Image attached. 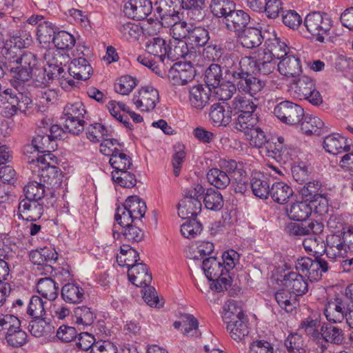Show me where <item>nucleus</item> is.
I'll return each mask as SVG.
<instances>
[{"instance_id":"1","label":"nucleus","mask_w":353,"mask_h":353,"mask_svg":"<svg viewBox=\"0 0 353 353\" xmlns=\"http://www.w3.org/2000/svg\"><path fill=\"white\" fill-rule=\"evenodd\" d=\"M37 64V56L31 52H25L21 61L7 66L11 77V84L14 90H19L18 87L21 83L32 79L34 69Z\"/></svg>"},{"instance_id":"2","label":"nucleus","mask_w":353,"mask_h":353,"mask_svg":"<svg viewBox=\"0 0 353 353\" xmlns=\"http://www.w3.org/2000/svg\"><path fill=\"white\" fill-rule=\"evenodd\" d=\"M303 24L307 31L316 41L323 43L333 26L331 17L324 12L314 11L305 17Z\"/></svg>"},{"instance_id":"3","label":"nucleus","mask_w":353,"mask_h":353,"mask_svg":"<svg viewBox=\"0 0 353 353\" xmlns=\"http://www.w3.org/2000/svg\"><path fill=\"white\" fill-rule=\"evenodd\" d=\"M203 193L204 188L199 183L187 189L178 205L179 216L183 219L196 217L201 210V197Z\"/></svg>"},{"instance_id":"4","label":"nucleus","mask_w":353,"mask_h":353,"mask_svg":"<svg viewBox=\"0 0 353 353\" xmlns=\"http://www.w3.org/2000/svg\"><path fill=\"white\" fill-rule=\"evenodd\" d=\"M202 268L208 279L214 282V288L216 291H223L230 286L231 277L226 274L222 262L217 258L204 259Z\"/></svg>"},{"instance_id":"5","label":"nucleus","mask_w":353,"mask_h":353,"mask_svg":"<svg viewBox=\"0 0 353 353\" xmlns=\"http://www.w3.org/2000/svg\"><path fill=\"white\" fill-rule=\"evenodd\" d=\"M32 99L19 90L8 88L0 94V105H3L6 117H12L18 111H25Z\"/></svg>"},{"instance_id":"6","label":"nucleus","mask_w":353,"mask_h":353,"mask_svg":"<svg viewBox=\"0 0 353 353\" xmlns=\"http://www.w3.org/2000/svg\"><path fill=\"white\" fill-rule=\"evenodd\" d=\"M85 113V106L81 101L68 103L63 109L65 128L70 133L79 134L84 128Z\"/></svg>"},{"instance_id":"7","label":"nucleus","mask_w":353,"mask_h":353,"mask_svg":"<svg viewBox=\"0 0 353 353\" xmlns=\"http://www.w3.org/2000/svg\"><path fill=\"white\" fill-rule=\"evenodd\" d=\"M292 89L300 100H307L314 105L323 103L322 96L316 90L314 81L307 76L299 77L293 83Z\"/></svg>"},{"instance_id":"8","label":"nucleus","mask_w":353,"mask_h":353,"mask_svg":"<svg viewBox=\"0 0 353 353\" xmlns=\"http://www.w3.org/2000/svg\"><path fill=\"white\" fill-rule=\"evenodd\" d=\"M304 112L301 105L290 101L280 102L273 111L281 122L290 125L299 124L304 118Z\"/></svg>"},{"instance_id":"9","label":"nucleus","mask_w":353,"mask_h":353,"mask_svg":"<svg viewBox=\"0 0 353 353\" xmlns=\"http://www.w3.org/2000/svg\"><path fill=\"white\" fill-rule=\"evenodd\" d=\"M295 268L298 272H301L311 281L319 280L322 273L328 270L327 261L321 258L312 259L309 257H303L299 259L295 263Z\"/></svg>"},{"instance_id":"10","label":"nucleus","mask_w":353,"mask_h":353,"mask_svg":"<svg viewBox=\"0 0 353 353\" xmlns=\"http://www.w3.org/2000/svg\"><path fill=\"white\" fill-rule=\"evenodd\" d=\"M159 100L158 90L150 85L141 87L132 99L136 108L141 111L145 112L154 110Z\"/></svg>"},{"instance_id":"11","label":"nucleus","mask_w":353,"mask_h":353,"mask_svg":"<svg viewBox=\"0 0 353 353\" xmlns=\"http://www.w3.org/2000/svg\"><path fill=\"white\" fill-rule=\"evenodd\" d=\"M43 212L42 201L23 199L18 205L17 216L23 221L37 222L41 219Z\"/></svg>"},{"instance_id":"12","label":"nucleus","mask_w":353,"mask_h":353,"mask_svg":"<svg viewBox=\"0 0 353 353\" xmlns=\"http://www.w3.org/2000/svg\"><path fill=\"white\" fill-rule=\"evenodd\" d=\"M168 78L173 85H184L195 76V70L190 63L176 62L168 71Z\"/></svg>"},{"instance_id":"13","label":"nucleus","mask_w":353,"mask_h":353,"mask_svg":"<svg viewBox=\"0 0 353 353\" xmlns=\"http://www.w3.org/2000/svg\"><path fill=\"white\" fill-rule=\"evenodd\" d=\"M345 238L341 234L327 236L325 252L328 258L337 260L347 256L348 250Z\"/></svg>"},{"instance_id":"14","label":"nucleus","mask_w":353,"mask_h":353,"mask_svg":"<svg viewBox=\"0 0 353 353\" xmlns=\"http://www.w3.org/2000/svg\"><path fill=\"white\" fill-rule=\"evenodd\" d=\"M152 10V5L150 0H129L123 9L128 17L137 21L145 19Z\"/></svg>"},{"instance_id":"15","label":"nucleus","mask_w":353,"mask_h":353,"mask_svg":"<svg viewBox=\"0 0 353 353\" xmlns=\"http://www.w3.org/2000/svg\"><path fill=\"white\" fill-rule=\"evenodd\" d=\"M346 301L341 297L329 299L324 309L327 320L332 323H341L345 319Z\"/></svg>"},{"instance_id":"16","label":"nucleus","mask_w":353,"mask_h":353,"mask_svg":"<svg viewBox=\"0 0 353 353\" xmlns=\"http://www.w3.org/2000/svg\"><path fill=\"white\" fill-rule=\"evenodd\" d=\"M283 285L296 296H302L308 291L307 279L303 274L296 272H290L283 278Z\"/></svg>"},{"instance_id":"17","label":"nucleus","mask_w":353,"mask_h":353,"mask_svg":"<svg viewBox=\"0 0 353 353\" xmlns=\"http://www.w3.org/2000/svg\"><path fill=\"white\" fill-rule=\"evenodd\" d=\"M250 20V15L243 10H236L235 8L223 19L229 30L241 32L245 29Z\"/></svg>"},{"instance_id":"18","label":"nucleus","mask_w":353,"mask_h":353,"mask_svg":"<svg viewBox=\"0 0 353 353\" xmlns=\"http://www.w3.org/2000/svg\"><path fill=\"white\" fill-rule=\"evenodd\" d=\"M48 189H56L62 183V172L57 166L37 169L35 173Z\"/></svg>"},{"instance_id":"19","label":"nucleus","mask_w":353,"mask_h":353,"mask_svg":"<svg viewBox=\"0 0 353 353\" xmlns=\"http://www.w3.org/2000/svg\"><path fill=\"white\" fill-rule=\"evenodd\" d=\"M264 46L265 49L261 51L265 52L268 55H270L272 58H274L276 61L282 59L288 54V50L289 48L286 43V39L284 38L281 39L274 35L273 37L265 40Z\"/></svg>"},{"instance_id":"20","label":"nucleus","mask_w":353,"mask_h":353,"mask_svg":"<svg viewBox=\"0 0 353 353\" xmlns=\"http://www.w3.org/2000/svg\"><path fill=\"white\" fill-rule=\"evenodd\" d=\"M210 117L214 125L226 126L232 121V108L225 103H214L210 108Z\"/></svg>"},{"instance_id":"21","label":"nucleus","mask_w":353,"mask_h":353,"mask_svg":"<svg viewBox=\"0 0 353 353\" xmlns=\"http://www.w3.org/2000/svg\"><path fill=\"white\" fill-rule=\"evenodd\" d=\"M30 260L36 265L52 268L58 258V254L52 247H43L32 250L29 254Z\"/></svg>"},{"instance_id":"22","label":"nucleus","mask_w":353,"mask_h":353,"mask_svg":"<svg viewBox=\"0 0 353 353\" xmlns=\"http://www.w3.org/2000/svg\"><path fill=\"white\" fill-rule=\"evenodd\" d=\"M176 0H157L156 10L162 20L161 24L165 25L169 21L180 20V13L176 10Z\"/></svg>"},{"instance_id":"23","label":"nucleus","mask_w":353,"mask_h":353,"mask_svg":"<svg viewBox=\"0 0 353 353\" xmlns=\"http://www.w3.org/2000/svg\"><path fill=\"white\" fill-rule=\"evenodd\" d=\"M128 276L130 281L138 287L148 285L152 279L147 265L143 263H137L128 270Z\"/></svg>"},{"instance_id":"24","label":"nucleus","mask_w":353,"mask_h":353,"mask_svg":"<svg viewBox=\"0 0 353 353\" xmlns=\"http://www.w3.org/2000/svg\"><path fill=\"white\" fill-rule=\"evenodd\" d=\"M254 57H242L236 63L233 64L232 66H225L230 68L229 70L234 81L244 79L253 72L254 68Z\"/></svg>"},{"instance_id":"25","label":"nucleus","mask_w":353,"mask_h":353,"mask_svg":"<svg viewBox=\"0 0 353 353\" xmlns=\"http://www.w3.org/2000/svg\"><path fill=\"white\" fill-rule=\"evenodd\" d=\"M323 146L327 152L334 155L349 152L351 149L347 139L334 133L324 138Z\"/></svg>"},{"instance_id":"26","label":"nucleus","mask_w":353,"mask_h":353,"mask_svg":"<svg viewBox=\"0 0 353 353\" xmlns=\"http://www.w3.org/2000/svg\"><path fill=\"white\" fill-rule=\"evenodd\" d=\"M279 72L286 77H295L302 71V66L299 57L288 54L277 64Z\"/></svg>"},{"instance_id":"27","label":"nucleus","mask_w":353,"mask_h":353,"mask_svg":"<svg viewBox=\"0 0 353 353\" xmlns=\"http://www.w3.org/2000/svg\"><path fill=\"white\" fill-rule=\"evenodd\" d=\"M70 76L78 80L85 81L90 79L92 68L89 62L83 57L74 59L68 66Z\"/></svg>"},{"instance_id":"28","label":"nucleus","mask_w":353,"mask_h":353,"mask_svg":"<svg viewBox=\"0 0 353 353\" xmlns=\"http://www.w3.org/2000/svg\"><path fill=\"white\" fill-rule=\"evenodd\" d=\"M120 37L128 42H134L139 39L143 33V28L137 23L130 21H120L117 26Z\"/></svg>"},{"instance_id":"29","label":"nucleus","mask_w":353,"mask_h":353,"mask_svg":"<svg viewBox=\"0 0 353 353\" xmlns=\"http://www.w3.org/2000/svg\"><path fill=\"white\" fill-rule=\"evenodd\" d=\"M300 123L301 131L305 135L319 136L326 131L324 122L316 116L304 114Z\"/></svg>"},{"instance_id":"30","label":"nucleus","mask_w":353,"mask_h":353,"mask_svg":"<svg viewBox=\"0 0 353 353\" xmlns=\"http://www.w3.org/2000/svg\"><path fill=\"white\" fill-rule=\"evenodd\" d=\"M54 150H50L49 152H41L42 155L38 153L35 156L26 157V161L30 165V169L34 173L37 172V169L46 168L50 166H57L58 159L52 153Z\"/></svg>"},{"instance_id":"31","label":"nucleus","mask_w":353,"mask_h":353,"mask_svg":"<svg viewBox=\"0 0 353 353\" xmlns=\"http://www.w3.org/2000/svg\"><path fill=\"white\" fill-rule=\"evenodd\" d=\"M211 88L203 85L193 86L189 91V101L191 105L199 110L203 109L210 99Z\"/></svg>"},{"instance_id":"32","label":"nucleus","mask_w":353,"mask_h":353,"mask_svg":"<svg viewBox=\"0 0 353 353\" xmlns=\"http://www.w3.org/2000/svg\"><path fill=\"white\" fill-rule=\"evenodd\" d=\"M312 206L307 201H296L286 208V213L291 220L305 221L312 214Z\"/></svg>"},{"instance_id":"33","label":"nucleus","mask_w":353,"mask_h":353,"mask_svg":"<svg viewBox=\"0 0 353 353\" xmlns=\"http://www.w3.org/2000/svg\"><path fill=\"white\" fill-rule=\"evenodd\" d=\"M61 295L65 302L77 304L84 299L85 292L79 284L68 283L62 287Z\"/></svg>"},{"instance_id":"34","label":"nucleus","mask_w":353,"mask_h":353,"mask_svg":"<svg viewBox=\"0 0 353 353\" xmlns=\"http://www.w3.org/2000/svg\"><path fill=\"white\" fill-rule=\"evenodd\" d=\"M250 187L254 195L262 199L268 198L271 189L268 180L261 172H256L252 175Z\"/></svg>"},{"instance_id":"35","label":"nucleus","mask_w":353,"mask_h":353,"mask_svg":"<svg viewBox=\"0 0 353 353\" xmlns=\"http://www.w3.org/2000/svg\"><path fill=\"white\" fill-rule=\"evenodd\" d=\"M292 188L283 181L275 182L272 185L270 194L272 200L279 204H285L293 196Z\"/></svg>"},{"instance_id":"36","label":"nucleus","mask_w":353,"mask_h":353,"mask_svg":"<svg viewBox=\"0 0 353 353\" xmlns=\"http://www.w3.org/2000/svg\"><path fill=\"white\" fill-rule=\"evenodd\" d=\"M181 6L187 10L190 20L199 22L205 17V0H181Z\"/></svg>"},{"instance_id":"37","label":"nucleus","mask_w":353,"mask_h":353,"mask_svg":"<svg viewBox=\"0 0 353 353\" xmlns=\"http://www.w3.org/2000/svg\"><path fill=\"white\" fill-rule=\"evenodd\" d=\"M59 289L58 284L50 277L40 279L37 282L38 293L49 301H54L57 298Z\"/></svg>"},{"instance_id":"38","label":"nucleus","mask_w":353,"mask_h":353,"mask_svg":"<svg viewBox=\"0 0 353 353\" xmlns=\"http://www.w3.org/2000/svg\"><path fill=\"white\" fill-rule=\"evenodd\" d=\"M139 255L137 251L128 245L120 247L119 253L117 255V261L119 265L126 267L128 270L139 263Z\"/></svg>"},{"instance_id":"39","label":"nucleus","mask_w":353,"mask_h":353,"mask_svg":"<svg viewBox=\"0 0 353 353\" xmlns=\"http://www.w3.org/2000/svg\"><path fill=\"white\" fill-rule=\"evenodd\" d=\"M263 39L261 31L256 28L244 29L239 37V40L243 47L252 49L259 47Z\"/></svg>"},{"instance_id":"40","label":"nucleus","mask_w":353,"mask_h":353,"mask_svg":"<svg viewBox=\"0 0 353 353\" xmlns=\"http://www.w3.org/2000/svg\"><path fill=\"white\" fill-rule=\"evenodd\" d=\"M257 54L258 57L254 58V68L263 75L272 74L277 66V61L261 50H259Z\"/></svg>"},{"instance_id":"41","label":"nucleus","mask_w":353,"mask_h":353,"mask_svg":"<svg viewBox=\"0 0 353 353\" xmlns=\"http://www.w3.org/2000/svg\"><path fill=\"white\" fill-rule=\"evenodd\" d=\"M169 44L160 37H154L149 39L145 44V50L150 54L157 57L163 62L168 54Z\"/></svg>"},{"instance_id":"42","label":"nucleus","mask_w":353,"mask_h":353,"mask_svg":"<svg viewBox=\"0 0 353 353\" xmlns=\"http://www.w3.org/2000/svg\"><path fill=\"white\" fill-rule=\"evenodd\" d=\"M265 85V83L264 81L259 79L252 74L244 79L236 82V86L239 91L248 93L251 96L261 92Z\"/></svg>"},{"instance_id":"43","label":"nucleus","mask_w":353,"mask_h":353,"mask_svg":"<svg viewBox=\"0 0 353 353\" xmlns=\"http://www.w3.org/2000/svg\"><path fill=\"white\" fill-rule=\"evenodd\" d=\"M210 40L208 30L202 26L190 25L189 34H188L187 42L195 47H204Z\"/></svg>"},{"instance_id":"44","label":"nucleus","mask_w":353,"mask_h":353,"mask_svg":"<svg viewBox=\"0 0 353 353\" xmlns=\"http://www.w3.org/2000/svg\"><path fill=\"white\" fill-rule=\"evenodd\" d=\"M247 318H239L228 322L227 325V330L230 333V336L234 341H241L249 334V328L247 324Z\"/></svg>"},{"instance_id":"45","label":"nucleus","mask_w":353,"mask_h":353,"mask_svg":"<svg viewBox=\"0 0 353 353\" xmlns=\"http://www.w3.org/2000/svg\"><path fill=\"white\" fill-rule=\"evenodd\" d=\"M97 319V314L91 307L85 305L77 307L74 310V319L78 326L91 325Z\"/></svg>"},{"instance_id":"46","label":"nucleus","mask_w":353,"mask_h":353,"mask_svg":"<svg viewBox=\"0 0 353 353\" xmlns=\"http://www.w3.org/2000/svg\"><path fill=\"white\" fill-rule=\"evenodd\" d=\"M203 203L205 207L210 210L219 211L224 204V201L221 193L212 188H204Z\"/></svg>"},{"instance_id":"47","label":"nucleus","mask_w":353,"mask_h":353,"mask_svg":"<svg viewBox=\"0 0 353 353\" xmlns=\"http://www.w3.org/2000/svg\"><path fill=\"white\" fill-rule=\"evenodd\" d=\"M54 26L51 22L43 21L37 28V39L43 47H47L53 41L56 35Z\"/></svg>"},{"instance_id":"48","label":"nucleus","mask_w":353,"mask_h":353,"mask_svg":"<svg viewBox=\"0 0 353 353\" xmlns=\"http://www.w3.org/2000/svg\"><path fill=\"white\" fill-rule=\"evenodd\" d=\"M274 298L281 308L287 312H292L298 305L296 296L288 290L276 292Z\"/></svg>"},{"instance_id":"49","label":"nucleus","mask_w":353,"mask_h":353,"mask_svg":"<svg viewBox=\"0 0 353 353\" xmlns=\"http://www.w3.org/2000/svg\"><path fill=\"white\" fill-rule=\"evenodd\" d=\"M208 182L217 189L223 190L231 183V179L224 171L218 168H212L207 173Z\"/></svg>"},{"instance_id":"50","label":"nucleus","mask_w":353,"mask_h":353,"mask_svg":"<svg viewBox=\"0 0 353 353\" xmlns=\"http://www.w3.org/2000/svg\"><path fill=\"white\" fill-rule=\"evenodd\" d=\"M321 337L327 344L339 345L344 339V333L342 329L332 325H323L321 328Z\"/></svg>"},{"instance_id":"51","label":"nucleus","mask_w":353,"mask_h":353,"mask_svg":"<svg viewBox=\"0 0 353 353\" xmlns=\"http://www.w3.org/2000/svg\"><path fill=\"white\" fill-rule=\"evenodd\" d=\"M123 205L137 221L144 216L147 210L145 201L137 196H128Z\"/></svg>"},{"instance_id":"52","label":"nucleus","mask_w":353,"mask_h":353,"mask_svg":"<svg viewBox=\"0 0 353 353\" xmlns=\"http://www.w3.org/2000/svg\"><path fill=\"white\" fill-rule=\"evenodd\" d=\"M245 314L242 307L237 305L234 300L226 301L223 307V320L225 323L231 322L239 318H243Z\"/></svg>"},{"instance_id":"53","label":"nucleus","mask_w":353,"mask_h":353,"mask_svg":"<svg viewBox=\"0 0 353 353\" xmlns=\"http://www.w3.org/2000/svg\"><path fill=\"white\" fill-rule=\"evenodd\" d=\"M186 21H181V19L178 21H169L168 23L163 25L164 26H172L170 29V34L172 35L174 41H183V39L187 41L188 34H189L190 25Z\"/></svg>"},{"instance_id":"54","label":"nucleus","mask_w":353,"mask_h":353,"mask_svg":"<svg viewBox=\"0 0 353 353\" xmlns=\"http://www.w3.org/2000/svg\"><path fill=\"white\" fill-rule=\"evenodd\" d=\"M236 90L234 84L230 81H223L218 85L211 88L210 93L216 100L226 101L232 97Z\"/></svg>"},{"instance_id":"55","label":"nucleus","mask_w":353,"mask_h":353,"mask_svg":"<svg viewBox=\"0 0 353 353\" xmlns=\"http://www.w3.org/2000/svg\"><path fill=\"white\" fill-rule=\"evenodd\" d=\"M46 185L41 182L30 181L23 188L24 199L42 201L46 194Z\"/></svg>"},{"instance_id":"56","label":"nucleus","mask_w":353,"mask_h":353,"mask_svg":"<svg viewBox=\"0 0 353 353\" xmlns=\"http://www.w3.org/2000/svg\"><path fill=\"white\" fill-rule=\"evenodd\" d=\"M232 106L235 114H245L255 112L257 105L250 99L243 96H236L232 101Z\"/></svg>"},{"instance_id":"57","label":"nucleus","mask_w":353,"mask_h":353,"mask_svg":"<svg viewBox=\"0 0 353 353\" xmlns=\"http://www.w3.org/2000/svg\"><path fill=\"white\" fill-rule=\"evenodd\" d=\"M17 328L6 332L5 339L8 345L13 347H20L28 342V334L22 330L21 325Z\"/></svg>"},{"instance_id":"58","label":"nucleus","mask_w":353,"mask_h":353,"mask_svg":"<svg viewBox=\"0 0 353 353\" xmlns=\"http://www.w3.org/2000/svg\"><path fill=\"white\" fill-rule=\"evenodd\" d=\"M258 117L254 112L248 114H240L234 122V128L239 131L248 133V131L256 126Z\"/></svg>"},{"instance_id":"59","label":"nucleus","mask_w":353,"mask_h":353,"mask_svg":"<svg viewBox=\"0 0 353 353\" xmlns=\"http://www.w3.org/2000/svg\"><path fill=\"white\" fill-rule=\"evenodd\" d=\"M235 4L230 0H211L210 8L211 12L216 17H223L225 19L231 10L234 8Z\"/></svg>"},{"instance_id":"60","label":"nucleus","mask_w":353,"mask_h":353,"mask_svg":"<svg viewBox=\"0 0 353 353\" xmlns=\"http://www.w3.org/2000/svg\"><path fill=\"white\" fill-rule=\"evenodd\" d=\"M188 42L185 41H173L169 43L166 57L171 61H175L185 57L188 54Z\"/></svg>"},{"instance_id":"61","label":"nucleus","mask_w":353,"mask_h":353,"mask_svg":"<svg viewBox=\"0 0 353 353\" xmlns=\"http://www.w3.org/2000/svg\"><path fill=\"white\" fill-rule=\"evenodd\" d=\"M183 319L182 333L188 337H199L201 332L199 330L198 320L192 314H183L181 315Z\"/></svg>"},{"instance_id":"62","label":"nucleus","mask_w":353,"mask_h":353,"mask_svg":"<svg viewBox=\"0 0 353 353\" xmlns=\"http://www.w3.org/2000/svg\"><path fill=\"white\" fill-rule=\"evenodd\" d=\"M109 163L114 171L130 170L132 165V159L123 152V148L109 159Z\"/></svg>"},{"instance_id":"63","label":"nucleus","mask_w":353,"mask_h":353,"mask_svg":"<svg viewBox=\"0 0 353 353\" xmlns=\"http://www.w3.org/2000/svg\"><path fill=\"white\" fill-rule=\"evenodd\" d=\"M223 71L218 64H211L205 70V82L209 88L218 85L223 82Z\"/></svg>"},{"instance_id":"64","label":"nucleus","mask_w":353,"mask_h":353,"mask_svg":"<svg viewBox=\"0 0 353 353\" xmlns=\"http://www.w3.org/2000/svg\"><path fill=\"white\" fill-rule=\"evenodd\" d=\"M32 146L37 153L49 152L54 150V141L46 133H38L32 141Z\"/></svg>"}]
</instances>
